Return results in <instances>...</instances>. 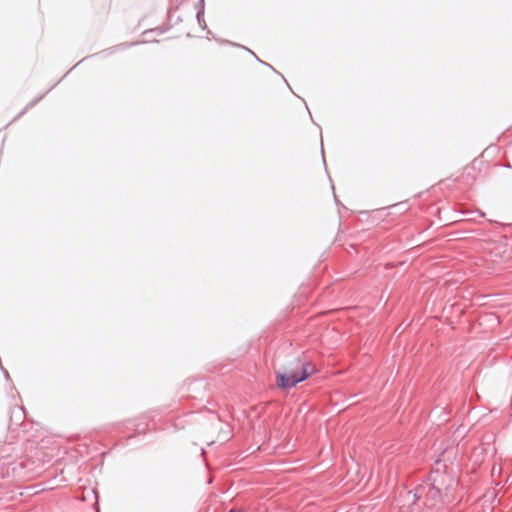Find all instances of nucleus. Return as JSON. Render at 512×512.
Returning <instances> with one entry per match:
<instances>
[{
    "label": "nucleus",
    "mask_w": 512,
    "mask_h": 512,
    "mask_svg": "<svg viewBox=\"0 0 512 512\" xmlns=\"http://www.w3.org/2000/svg\"><path fill=\"white\" fill-rule=\"evenodd\" d=\"M314 373L316 369L311 363L294 359L276 373V385L280 389H290Z\"/></svg>",
    "instance_id": "1"
},
{
    "label": "nucleus",
    "mask_w": 512,
    "mask_h": 512,
    "mask_svg": "<svg viewBox=\"0 0 512 512\" xmlns=\"http://www.w3.org/2000/svg\"><path fill=\"white\" fill-rule=\"evenodd\" d=\"M231 512H233V511H231Z\"/></svg>",
    "instance_id": "2"
}]
</instances>
